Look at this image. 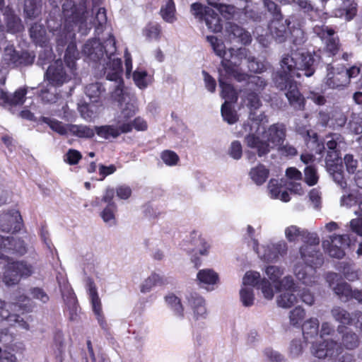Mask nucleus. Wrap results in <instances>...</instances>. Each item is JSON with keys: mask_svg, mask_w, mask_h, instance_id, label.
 <instances>
[{"mask_svg": "<svg viewBox=\"0 0 362 362\" xmlns=\"http://www.w3.org/2000/svg\"><path fill=\"white\" fill-rule=\"evenodd\" d=\"M315 59L308 52H292L291 54H285L280 62V67L273 76L274 83L277 88L285 91V95L289 103L295 109L303 108V98L302 97L297 83L293 80L296 76L302 75L310 77L315 71Z\"/></svg>", "mask_w": 362, "mask_h": 362, "instance_id": "1", "label": "nucleus"}, {"mask_svg": "<svg viewBox=\"0 0 362 362\" xmlns=\"http://www.w3.org/2000/svg\"><path fill=\"white\" fill-rule=\"evenodd\" d=\"M299 253L306 267L300 264L294 266L293 272L296 279L306 286L317 284L320 277L315 269L324 263V257L320 246L302 245L299 248Z\"/></svg>", "mask_w": 362, "mask_h": 362, "instance_id": "2", "label": "nucleus"}, {"mask_svg": "<svg viewBox=\"0 0 362 362\" xmlns=\"http://www.w3.org/2000/svg\"><path fill=\"white\" fill-rule=\"evenodd\" d=\"M286 136V129L284 124L276 123L270 125L262 132V137L249 138L248 148L255 152L247 151L246 156L249 160H256V154L259 157L267 156L272 150L276 149L280 144L284 143Z\"/></svg>", "mask_w": 362, "mask_h": 362, "instance_id": "3", "label": "nucleus"}, {"mask_svg": "<svg viewBox=\"0 0 362 362\" xmlns=\"http://www.w3.org/2000/svg\"><path fill=\"white\" fill-rule=\"evenodd\" d=\"M337 330L341 334V343L333 339L313 343L311 353L314 356L320 359L334 358L341 354L343 349L354 350L358 347L360 339L356 333L342 326H338Z\"/></svg>", "mask_w": 362, "mask_h": 362, "instance_id": "4", "label": "nucleus"}, {"mask_svg": "<svg viewBox=\"0 0 362 362\" xmlns=\"http://www.w3.org/2000/svg\"><path fill=\"white\" fill-rule=\"evenodd\" d=\"M58 0H49L54 6L58 7ZM88 0H81L78 5H75L72 0H64L62 4V13L65 19V29L68 33L78 31L81 35L88 34L90 28L91 20L88 22L85 14V5Z\"/></svg>", "mask_w": 362, "mask_h": 362, "instance_id": "5", "label": "nucleus"}, {"mask_svg": "<svg viewBox=\"0 0 362 362\" xmlns=\"http://www.w3.org/2000/svg\"><path fill=\"white\" fill-rule=\"evenodd\" d=\"M115 40L111 35H110L104 43H101L98 40L94 39L88 40L83 45V54L89 60L93 62H98L99 66H102V71L103 73L105 67L112 66V61L113 59H118L115 57Z\"/></svg>", "mask_w": 362, "mask_h": 362, "instance_id": "6", "label": "nucleus"}, {"mask_svg": "<svg viewBox=\"0 0 362 362\" xmlns=\"http://www.w3.org/2000/svg\"><path fill=\"white\" fill-rule=\"evenodd\" d=\"M1 264L4 269L2 280L8 286L17 284L21 277H28L33 274L30 265L23 262H13L7 255H0V266Z\"/></svg>", "mask_w": 362, "mask_h": 362, "instance_id": "7", "label": "nucleus"}, {"mask_svg": "<svg viewBox=\"0 0 362 362\" xmlns=\"http://www.w3.org/2000/svg\"><path fill=\"white\" fill-rule=\"evenodd\" d=\"M112 67L107 66L104 69L103 75L109 81H113V89L111 92V97L119 104L134 97L127 88L124 87L123 81L121 77L122 62L120 59H113L112 61Z\"/></svg>", "mask_w": 362, "mask_h": 362, "instance_id": "8", "label": "nucleus"}, {"mask_svg": "<svg viewBox=\"0 0 362 362\" xmlns=\"http://www.w3.org/2000/svg\"><path fill=\"white\" fill-rule=\"evenodd\" d=\"M74 75V69L65 67L62 61L57 60L49 66L45 73V78L49 84L59 87L69 82Z\"/></svg>", "mask_w": 362, "mask_h": 362, "instance_id": "9", "label": "nucleus"}, {"mask_svg": "<svg viewBox=\"0 0 362 362\" xmlns=\"http://www.w3.org/2000/svg\"><path fill=\"white\" fill-rule=\"evenodd\" d=\"M330 313L334 320L340 324L339 326L344 327L345 325L353 326L362 333L361 311L355 310L349 313L341 306H334L332 308Z\"/></svg>", "mask_w": 362, "mask_h": 362, "instance_id": "10", "label": "nucleus"}, {"mask_svg": "<svg viewBox=\"0 0 362 362\" xmlns=\"http://www.w3.org/2000/svg\"><path fill=\"white\" fill-rule=\"evenodd\" d=\"M35 54L28 51H17L13 45L4 48L2 57L3 62L8 66L18 67L33 64Z\"/></svg>", "mask_w": 362, "mask_h": 362, "instance_id": "11", "label": "nucleus"}, {"mask_svg": "<svg viewBox=\"0 0 362 362\" xmlns=\"http://www.w3.org/2000/svg\"><path fill=\"white\" fill-rule=\"evenodd\" d=\"M348 235L333 234L322 240V247L332 257L341 259L345 255L344 249L349 246Z\"/></svg>", "mask_w": 362, "mask_h": 362, "instance_id": "12", "label": "nucleus"}, {"mask_svg": "<svg viewBox=\"0 0 362 362\" xmlns=\"http://www.w3.org/2000/svg\"><path fill=\"white\" fill-rule=\"evenodd\" d=\"M267 122L268 119L264 112H250L247 122L243 126L245 131L248 133L244 139L247 147L249 138L252 136L260 139L262 137L261 127Z\"/></svg>", "mask_w": 362, "mask_h": 362, "instance_id": "13", "label": "nucleus"}, {"mask_svg": "<svg viewBox=\"0 0 362 362\" xmlns=\"http://www.w3.org/2000/svg\"><path fill=\"white\" fill-rule=\"evenodd\" d=\"M259 278L260 274L258 272H246L243 279L242 287H249L250 286H255L257 285V288L262 291L265 298L268 300L272 299L274 293L270 282L266 279H262L259 281Z\"/></svg>", "mask_w": 362, "mask_h": 362, "instance_id": "14", "label": "nucleus"}, {"mask_svg": "<svg viewBox=\"0 0 362 362\" xmlns=\"http://www.w3.org/2000/svg\"><path fill=\"white\" fill-rule=\"evenodd\" d=\"M290 25L289 19L273 18L268 25L269 34L277 43H283L289 36Z\"/></svg>", "mask_w": 362, "mask_h": 362, "instance_id": "15", "label": "nucleus"}, {"mask_svg": "<svg viewBox=\"0 0 362 362\" xmlns=\"http://www.w3.org/2000/svg\"><path fill=\"white\" fill-rule=\"evenodd\" d=\"M327 74L325 78V83L330 88H340L348 84L347 69L344 67L334 68L327 65Z\"/></svg>", "mask_w": 362, "mask_h": 362, "instance_id": "16", "label": "nucleus"}, {"mask_svg": "<svg viewBox=\"0 0 362 362\" xmlns=\"http://www.w3.org/2000/svg\"><path fill=\"white\" fill-rule=\"evenodd\" d=\"M326 281L329 287L342 302H347L351 299V288L346 282L339 281V276L336 273H329L326 276Z\"/></svg>", "mask_w": 362, "mask_h": 362, "instance_id": "17", "label": "nucleus"}, {"mask_svg": "<svg viewBox=\"0 0 362 362\" xmlns=\"http://www.w3.org/2000/svg\"><path fill=\"white\" fill-rule=\"evenodd\" d=\"M3 17V21H0L1 31L17 34L24 30L21 19L11 9L6 8Z\"/></svg>", "mask_w": 362, "mask_h": 362, "instance_id": "18", "label": "nucleus"}, {"mask_svg": "<svg viewBox=\"0 0 362 362\" xmlns=\"http://www.w3.org/2000/svg\"><path fill=\"white\" fill-rule=\"evenodd\" d=\"M120 114L115 119V122L119 125L127 124L129 126V132L132 130V124L130 119L136 114L137 107V100L136 97H133L127 101L120 103Z\"/></svg>", "mask_w": 362, "mask_h": 362, "instance_id": "19", "label": "nucleus"}, {"mask_svg": "<svg viewBox=\"0 0 362 362\" xmlns=\"http://www.w3.org/2000/svg\"><path fill=\"white\" fill-rule=\"evenodd\" d=\"M262 252L259 254L262 259L267 262H276L287 253L288 245L284 240H280L262 246Z\"/></svg>", "mask_w": 362, "mask_h": 362, "instance_id": "20", "label": "nucleus"}, {"mask_svg": "<svg viewBox=\"0 0 362 362\" xmlns=\"http://www.w3.org/2000/svg\"><path fill=\"white\" fill-rule=\"evenodd\" d=\"M313 32L325 42L327 50L334 55L339 49V40L334 35V30L325 25H315Z\"/></svg>", "mask_w": 362, "mask_h": 362, "instance_id": "21", "label": "nucleus"}, {"mask_svg": "<svg viewBox=\"0 0 362 362\" xmlns=\"http://www.w3.org/2000/svg\"><path fill=\"white\" fill-rule=\"evenodd\" d=\"M0 255L4 253L22 255L25 253L26 247L24 241L20 238L0 235Z\"/></svg>", "mask_w": 362, "mask_h": 362, "instance_id": "22", "label": "nucleus"}, {"mask_svg": "<svg viewBox=\"0 0 362 362\" xmlns=\"http://www.w3.org/2000/svg\"><path fill=\"white\" fill-rule=\"evenodd\" d=\"M22 217L17 210L0 215V230L3 232H17L21 230Z\"/></svg>", "mask_w": 362, "mask_h": 362, "instance_id": "23", "label": "nucleus"}, {"mask_svg": "<svg viewBox=\"0 0 362 362\" xmlns=\"http://www.w3.org/2000/svg\"><path fill=\"white\" fill-rule=\"evenodd\" d=\"M95 134L98 136L110 139L111 138H117L121 134H127L129 132V126L127 124L119 125L115 123V125H103L100 127H94Z\"/></svg>", "mask_w": 362, "mask_h": 362, "instance_id": "24", "label": "nucleus"}, {"mask_svg": "<svg viewBox=\"0 0 362 362\" xmlns=\"http://www.w3.org/2000/svg\"><path fill=\"white\" fill-rule=\"evenodd\" d=\"M207 40L211 44L215 53L223 58L221 61V66L223 67V62H230L232 59H236L235 49H229L228 51L225 50V45L223 42L218 40L215 36H207Z\"/></svg>", "mask_w": 362, "mask_h": 362, "instance_id": "25", "label": "nucleus"}, {"mask_svg": "<svg viewBox=\"0 0 362 362\" xmlns=\"http://www.w3.org/2000/svg\"><path fill=\"white\" fill-rule=\"evenodd\" d=\"M226 31L230 40H235L244 45H247L251 41L250 33L235 23H228Z\"/></svg>", "mask_w": 362, "mask_h": 362, "instance_id": "26", "label": "nucleus"}, {"mask_svg": "<svg viewBox=\"0 0 362 362\" xmlns=\"http://www.w3.org/2000/svg\"><path fill=\"white\" fill-rule=\"evenodd\" d=\"M235 57L240 60V63L244 59L247 64L249 70L252 72H261L264 69L263 64L258 62L255 57L251 56L249 54V51L245 48L237 49Z\"/></svg>", "mask_w": 362, "mask_h": 362, "instance_id": "27", "label": "nucleus"}, {"mask_svg": "<svg viewBox=\"0 0 362 362\" xmlns=\"http://www.w3.org/2000/svg\"><path fill=\"white\" fill-rule=\"evenodd\" d=\"M240 64V60L239 59H232L230 63L228 62H223V69H221L223 70V73L225 77H233L239 82L247 81V83L248 78L250 77V76L243 73H240L235 69V66H237Z\"/></svg>", "mask_w": 362, "mask_h": 362, "instance_id": "28", "label": "nucleus"}, {"mask_svg": "<svg viewBox=\"0 0 362 362\" xmlns=\"http://www.w3.org/2000/svg\"><path fill=\"white\" fill-rule=\"evenodd\" d=\"M27 93V88H20L13 95H8L6 93L0 90V105H22L25 101V97Z\"/></svg>", "mask_w": 362, "mask_h": 362, "instance_id": "29", "label": "nucleus"}, {"mask_svg": "<svg viewBox=\"0 0 362 362\" xmlns=\"http://www.w3.org/2000/svg\"><path fill=\"white\" fill-rule=\"evenodd\" d=\"M29 35L34 43L40 46H44L49 43V37L47 34L43 25L35 23L29 28Z\"/></svg>", "mask_w": 362, "mask_h": 362, "instance_id": "30", "label": "nucleus"}, {"mask_svg": "<svg viewBox=\"0 0 362 362\" xmlns=\"http://www.w3.org/2000/svg\"><path fill=\"white\" fill-rule=\"evenodd\" d=\"M303 335L305 341H312L319 334V320L311 317L301 325Z\"/></svg>", "mask_w": 362, "mask_h": 362, "instance_id": "31", "label": "nucleus"}, {"mask_svg": "<svg viewBox=\"0 0 362 362\" xmlns=\"http://www.w3.org/2000/svg\"><path fill=\"white\" fill-rule=\"evenodd\" d=\"M219 78L218 82L220 87L221 88V96L223 98L226 99V101H228L229 103L235 102L238 99V96L236 92L232 87V86L224 81V74L223 73V70L219 68Z\"/></svg>", "mask_w": 362, "mask_h": 362, "instance_id": "32", "label": "nucleus"}, {"mask_svg": "<svg viewBox=\"0 0 362 362\" xmlns=\"http://www.w3.org/2000/svg\"><path fill=\"white\" fill-rule=\"evenodd\" d=\"M197 279L199 284L205 287L206 286L216 284L218 281V275L211 269H204L197 273Z\"/></svg>", "mask_w": 362, "mask_h": 362, "instance_id": "33", "label": "nucleus"}, {"mask_svg": "<svg viewBox=\"0 0 362 362\" xmlns=\"http://www.w3.org/2000/svg\"><path fill=\"white\" fill-rule=\"evenodd\" d=\"M176 9L173 0H164L160 10L163 20L168 23H173L176 20Z\"/></svg>", "mask_w": 362, "mask_h": 362, "instance_id": "34", "label": "nucleus"}, {"mask_svg": "<svg viewBox=\"0 0 362 362\" xmlns=\"http://www.w3.org/2000/svg\"><path fill=\"white\" fill-rule=\"evenodd\" d=\"M326 146H332L337 153H339V156L341 157V151H345L346 148V143L344 136L339 134H331L327 135L325 138Z\"/></svg>", "mask_w": 362, "mask_h": 362, "instance_id": "35", "label": "nucleus"}, {"mask_svg": "<svg viewBox=\"0 0 362 362\" xmlns=\"http://www.w3.org/2000/svg\"><path fill=\"white\" fill-rule=\"evenodd\" d=\"M42 0H25L24 13L27 18H37L41 13Z\"/></svg>", "mask_w": 362, "mask_h": 362, "instance_id": "36", "label": "nucleus"}, {"mask_svg": "<svg viewBox=\"0 0 362 362\" xmlns=\"http://www.w3.org/2000/svg\"><path fill=\"white\" fill-rule=\"evenodd\" d=\"M249 175L256 185H261L267 180L269 170L264 165L259 164L250 170Z\"/></svg>", "mask_w": 362, "mask_h": 362, "instance_id": "37", "label": "nucleus"}, {"mask_svg": "<svg viewBox=\"0 0 362 362\" xmlns=\"http://www.w3.org/2000/svg\"><path fill=\"white\" fill-rule=\"evenodd\" d=\"M62 292L64 300L69 312V318L71 320H75L78 309L76 297L71 289L67 291L66 294L64 291Z\"/></svg>", "mask_w": 362, "mask_h": 362, "instance_id": "38", "label": "nucleus"}, {"mask_svg": "<svg viewBox=\"0 0 362 362\" xmlns=\"http://www.w3.org/2000/svg\"><path fill=\"white\" fill-rule=\"evenodd\" d=\"M41 120L48 124L52 130L62 136H66L70 133L69 127L71 124H65L60 121L46 117H42Z\"/></svg>", "mask_w": 362, "mask_h": 362, "instance_id": "39", "label": "nucleus"}, {"mask_svg": "<svg viewBox=\"0 0 362 362\" xmlns=\"http://www.w3.org/2000/svg\"><path fill=\"white\" fill-rule=\"evenodd\" d=\"M69 132L71 135L83 139H90L95 135L94 128L83 124H71L69 127Z\"/></svg>", "mask_w": 362, "mask_h": 362, "instance_id": "40", "label": "nucleus"}, {"mask_svg": "<svg viewBox=\"0 0 362 362\" xmlns=\"http://www.w3.org/2000/svg\"><path fill=\"white\" fill-rule=\"evenodd\" d=\"M84 16L87 17L88 22L91 20L90 28L88 30V32L91 29L93 25L95 26L96 29L98 30L100 26H102L107 22L106 11L104 8H99L95 16L93 18L89 16L88 12L86 11V7L85 6Z\"/></svg>", "mask_w": 362, "mask_h": 362, "instance_id": "41", "label": "nucleus"}, {"mask_svg": "<svg viewBox=\"0 0 362 362\" xmlns=\"http://www.w3.org/2000/svg\"><path fill=\"white\" fill-rule=\"evenodd\" d=\"M208 4L217 8L221 14L226 19H230L235 13V7L219 3V0H206Z\"/></svg>", "mask_w": 362, "mask_h": 362, "instance_id": "42", "label": "nucleus"}, {"mask_svg": "<svg viewBox=\"0 0 362 362\" xmlns=\"http://www.w3.org/2000/svg\"><path fill=\"white\" fill-rule=\"evenodd\" d=\"M326 168L328 173L332 176L333 180L341 188H345L346 182L344 180L343 172L340 169L339 163H333L331 166L327 165Z\"/></svg>", "mask_w": 362, "mask_h": 362, "instance_id": "43", "label": "nucleus"}, {"mask_svg": "<svg viewBox=\"0 0 362 362\" xmlns=\"http://www.w3.org/2000/svg\"><path fill=\"white\" fill-rule=\"evenodd\" d=\"M190 241L194 246V250L200 255H205L207 254L209 245L204 238L197 232H192L190 235Z\"/></svg>", "mask_w": 362, "mask_h": 362, "instance_id": "44", "label": "nucleus"}, {"mask_svg": "<svg viewBox=\"0 0 362 362\" xmlns=\"http://www.w3.org/2000/svg\"><path fill=\"white\" fill-rule=\"evenodd\" d=\"M305 317V310L300 306H297L289 312V324L296 327H299Z\"/></svg>", "mask_w": 362, "mask_h": 362, "instance_id": "45", "label": "nucleus"}, {"mask_svg": "<svg viewBox=\"0 0 362 362\" xmlns=\"http://www.w3.org/2000/svg\"><path fill=\"white\" fill-rule=\"evenodd\" d=\"M78 110L84 119L92 121L98 116V107L95 104L84 103L78 107Z\"/></svg>", "mask_w": 362, "mask_h": 362, "instance_id": "46", "label": "nucleus"}, {"mask_svg": "<svg viewBox=\"0 0 362 362\" xmlns=\"http://www.w3.org/2000/svg\"><path fill=\"white\" fill-rule=\"evenodd\" d=\"M88 286H89V294H90V299H91L93 310L95 313V314L96 315H98V317H100V313H101V303H100V300L98 293H97L95 286L92 281H90L89 284H88ZM98 320L100 321V318H98Z\"/></svg>", "mask_w": 362, "mask_h": 362, "instance_id": "47", "label": "nucleus"}, {"mask_svg": "<svg viewBox=\"0 0 362 362\" xmlns=\"http://www.w3.org/2000/svg\"><path fill=\"white\" fill-rule=\"evenodd\" d=\"M78 53L76 45L73 43L69 44L64 54V62L67 67H71V69L76 70V60L78 58Z\"/></svg>", "mask_w": 362, "mask_h": 362, "instance_id": "48", "label": "nucleus"}, {"mask_svg": "<svg viewBox=\"0 0 362 362\" xmlns=\"http://www.w3.org/2000/svg\"><path fill=\"white\" fill-rule=\"evenodd\" d=\"M277 305L283 308L292 307L298 302V298L291 292H285L280 294L276 299Z\"/></svg>", "mask_w": 362, "mask_h": 362, "instance_id": "49", "label": "nucleus"}, {"mask_svg": "<svg viewBox=\"0 0 362 362\" xmlns=\"http://www.w3.org/2000/svg\"><path fill=\"white\" fill-rule=\"evenodd\" d=\"M117 211V205L115 204H110L107 205L106 207L100 213V216L103 221L112 226L115 225L116 218L115 213Z\"/></svg>", "mask_w": 362, "mask_h": 362, "instance_id": "50", "label": "nucleus"}, {"mask_svg": "<svg viewBox=\"0 0 362 362\" xmlns=\"http://www.w3.org/2000/svg\"><path fill=\"white\" fill-rule=\"evenodd\" d=\"M303 228L295 225H291L284 230V235L288 242H298L301 240Z\"/></svg>", "mask_w": 362, "mask_h": 362, "instance_id": "51", "label": "nucleus"}, {"mask_svg": "<svg viewBox=\"0 0 362 362\" xmlns=\"http://www.w3.org/2000/svg\"><path fill=\"white\" fill-rule=\"evenodd\" d=\"M105 91V88L99 83H93L88 84L85 88L86 95L93 102H97L101 93Z\"/></svg>", "mask_w": 362, "mask_h": 362, "instance_id": "52", "label": "nucleus"}, {"mask_svg": "<svg viewBox=\"0 0 362 362\" xmlns=\"http://www.w3.org/2000/svg\"><path fill=\"white\" fill-rule=\"evenodd\" d=\"M267 86L266 81L258 76H250L248 78L247 88L252 92H260Z\"/></svg>", "mask_w": 362, "mask_h": 362, "instance_id": "53", "label": "nucleus"}, {"mask_svg": "<svg viewBox=\"0 0 362 362\" xmlns=\"http://www.w3.org/2000/svg\"><path fill=\"white\" fill-rule=\"evenodd\" d=\"M204 21L211 31L218 33L222 30L221 21L217 14H206L204 16Z\"/></svg>", "mask_w": 362, "mask_h": 362, "instance_id": "54", "label": "nucleus"}, {"mask_svg": "<svg viewBox=\"0 0 362 362\" xmlns=\"http://www.w3.org/2000/svg\"><path fill=\"white\" fill-rule=\"evenodd\" d=\"M289 36L295 45H302L306 41L304 31L300 27L292 26L289 29Z\"/></svg>", "mask_w": 362, "mask_h": 362, "instance_id": "55", "label": "nucleus"}, {"mask_svg": "<svg viewBox=\"0 0 362 362\" xmlns=\"http://www.w3.org/2000/svg\"><path fill=\"white\" fill-rule=\"evenodd\" d=\"M240 299L245 307H250L255 302V294L251 287H242L240 290Z\"/></svg>", "mask_w": 362, "mask_h": 362, "instance_id": "56", "label": "nucleus"}, {"mask_svg": "<svg viewBox=\"0 0 362 362\" xmlns=\"http://www.w3.org/2000/svg\"><path fill=\"white\" fill-rule=\"evenodd\" d=\"M221 115L223 119L228 124H234L238 120L235 111L231 108V105L228 101H225V103L222 105Z\"/></svg>", "mask_w": 362, "mask_h": 362, "instance_id": "57", "label": "nucleus"}, {"mask_svg": "<svg viewBox=\"0 0 362 362\" xmlns=\"http://www.w3.org/2000/svg\"><path fill=\"white\" fill-rule=\"evenodd\" d=\"M284 273V269L278 266H268L265 269L266 275L275 285L280 281Z\"/></svg>", "mask_w": 362, "mask_h": 362, "instance_id": "58", "label": "nucleus"}, {"mask_svg": "<svg viewBox=\"0 0 362 362\" xmlns=\"http://www.w3.org/2000/svg\"><path fill=\"white\" fill-rule=\"evenodd\" d=\"M331 119L334 121V125L343 127L347 121V117L342 109L339 107H334L331 111Z\"/></svg>", "mask_w": 362, "mask_h": 362, "instance_id": "59", "label": "nucleus"}, {"mask_svg": "<svg viewBox=\"0 0 362 362\" xmlns=\"http://www.w3.org/2000/svg\"><path fill=\"white\" fill-rule=\"evenodd\" d=\"M165 301L174 310L175 313L180 317L183 316V306L180 299L174 294H169L165 297Z\"/></svg>", "mask_w": 362, "mask_h": 362, "instance_id": "60", "label": "nucleus"}, {"mask_svg": "<svg viewBox=\"0 0 362 362\" xmlns=\"http://www.w3.org/2000/svg\"><path fill=\"white\" fill-rule=\"evenodd\" d=\"M160 26L157 23H149L144 29V35L148 40H158L160 34Z\"/></svg>", "mask_w": 362, "mask_h": 362, "instance_id": "61", "label": "nucleus"}, {"mask_svg": "<svg viewBox=\"0 0 362 362\" xmlns=\"http://www.w3.org/2000/svg\"><path fill=\"white\" fill-rule=\"evenodd\" d=\"M162 281V278L157 274H152L147 279L144 280L141 286V291L142 293L149 292L151 288L160 284Z\"/></svg>", "mask_w": 362, "mask_h": 362, "instance_id": "62", "label": "nucleus"}, {"mask_svg": "<svg viewBox=\"0 0 362 362\" xmlns=\"http://www.w3.org/2000/svg\"><path fill=\"white\" fill-rule=\"evenodd\" d=\"M319 180V176L315 168L312 165L307 166L304 170V181L309 186L315 185Z\"/></svg>", "mask_w": 362, "mask_h": 362, "instance_id": "63", "label": "nucleus"}, {"mask_svg": "<svg viewBox=\"0 0 362 362\" xmlns=\"http://www.w3.org/2000/svg\"><path fill=\"white\" fill-rule=\"evenodd\" d=\"M275 288L279 291L284 289L288 291H295L296 283L293 276L288 275L280 279L278 284L275 285Z\"/></svg>", "mask_w": 362, "mask_h": 362, "instance_id": "64", "label": "nucleus"}]
</instances>
